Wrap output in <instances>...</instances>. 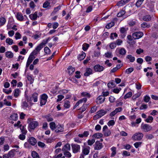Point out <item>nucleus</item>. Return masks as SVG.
Segmentation results:
<instances>
[{"label": "nucleus", "instance_id": "nucleus-41", "mask_svg": "<svg viewBox=\"0 0 158 158\" xmlns=\"http://www.w3.org/2000/svg\"><path fill=\"white\" fill-rule=\"evenodd\" d=\"M64 106L66 108H69L70 106V102L68 100L65 101L64 102Z\"/></svg>", "mask_w": 158, "mask_h": 158}, {"label": "nucleus", "instance_id": "nucleus-35", "mask_svg": "<svg viewBox=\"0 0 158 158\" xmlns=\"http://www.w3.org/2000/svg\"><path fill=\"white\" fill-rule=\"evenodd\" d=\"M119 54L122 55H125L126 52V50L124 48H121L119 50Z\"/></svg>", "mask_w": 158, "mask_h": 158}, {"label": "nucleus", "instance_id": "nucleus-22", "mask_svg": "<svg viewBox=\"0 0 158 158\" xmlns=\"http://www.w3.org/2000/svg\"><path fill=\"white\" fill-rule=\"evenodd\" d=\"M16 18L18 20L20 21H22L24 20L23 16L20 13H18L17 14Z\"/></svg>", "mask_w": 158, "mask_h": 158}, {"label": "nucleus", "instance_id": "nucleus-1", "mask_svg": "<svg viewBox=\"0 0 158 158\" xmlns=\"http://www.w3.org/2000/svg\"><path fill=\"white\" fill-rule=\"evenodd\" d=\"M27 123H28V128L30 131H31L32 130H34L39 125V123L37 121L30 118L28 119Z\"/></svg>", "mask_w": 158, "mask_h": 158}, {"label": "nucleus", "instance_id": "nucleus-62", "mask_svg": "<svg viewBox=\"0 0 158 158\" xmlns=\"http://www.w3.org/2000/svg\"><path fill=\"white\" fill-rule=\"evenodd\" d=\"M48 128V123L46 122H44L43 124L42 128L43 129L46 130Z\"/></svg>", "mask_w": 158, "mask_h": 158}, {"label": "nucleus", "instance_id": "nucleus-26", "mask_svg": "<svg viewBox=\"0 0 158 158\" xmlns=\"http://www.w3.org/2000/svg\"><path fill=\"white\" fill-rule=\"evenodd\" d=\"M126 58L129 59L130 62H133L135 59V57L131 55H129L127 56Z\"/></svg>", "mask_w": 158, "mask_h": 158}, {"label": "nucleus", "instance_id": "nucleus-12", "mask_svg": "<svg viewBox=\"0 0 158 158\" xmlns=\"http://www.w3.org/2000/svg\"><path fill=\"white\" fill-rule=\"evenodd\" d=\"M35 55H36V53L35 51H33L30 54L27 61L31 63L35 58Z\"/></svg>", "mask_w": 158, "mask_h": 158}, {"label": "nucleus", "instance_id": "nucleus-39", "mask_svg": "<svg viewBox=\"0 0 158 158\" xmlns=\"http://www.w3.org/2000/svg\"><path fill=\"white\" fill-rule=\"evenodd\" d=\"M81 95L83 97H87L88 98H90L91 96L90 94L89 93L86 92H84L81 94Z\"/></svg>", "mask_w": 158, "mask_h": 158}, {"label": "nucleus", "instance_id": "nucleus-51", "mask_svg": "<svg viewBox=\"0 0 158 158\" xmlns=\"http://www.w3.org/2000/svg\"><path fill=\"white\" fill-rule=\"evenodd\" d=\"M144 0H138L136 3V5L138 7H139L142 5Z\"/></svg>", "mask_w": 158, "mask_h": 158}, {"label": "nucleus", "instance_id": "nucleus-15", "mask_svg": "<svg viewBox=\"0 0 158 158\" xmlns=\"http://www.w3.org/2000/svg\"><path fill=\"white\" fill-rule=\"evenodd\" d=\"M55 131L56 133L63 132L64 131L63 126L60 124L56 126Z\"/></svg>", "mask_w": 158, "mask_h": 158}, {"label": "nucleus", "instance_id": "nucleus-13", "mask_svg": "<svg viewBox=\"0 0 158 158\" xmlns=\"http://www.w3.org/2000/svg\"><path fill=\"white\" fill-rule=\"evenodd\" d=\"M98 113L96 115H95L94 117L97 118H99L105 114L106 113V111H104L103 110H99L97 112Z\"/></svg>", "mask_w": 158, "mask_h": 158}, {"label": "nucleus", "instance_id": "nucleus-24", "mask_svg": "<svg viewBox=\"0 0 158 158\" xmlns=\"http://www.w3.org/2000/svg\"><path fill=\"white\" fill-rule=\"evenodd\" d=\"M18 116L17 113L13 114L10 116L11 119L13 120H16L18 118Z\"/></svg>", "mask_w": 158, "mask_h": 158}, {"label": "nucleus", "instance_id": "nucleus-19", "mask_svg": "<svg viewBox=\"0 0 158 158\" xmlns=\"http://www.w3.org/2000/svg\"><path fill=\"white\" fill-rule=\"evenodd\" d=\"M103 136V134L101 133H97L94 134L92 137L94 138L99 139Z\"/></svg>", "mask_w": 158, "mask_h": 158}, {"label": "nucleus", "instance_id": "nucleus-5", "mask_svg": "<svg viewBox=\"0 0 158 158\" xmlns=\"http://www.w3.org/2000/svg\"><path fill=\"white\" fill-rule=\"evenodd\" d=\"M71 147L73 153H76L80 152V145L77 144L72 143L71 144Z\"/></svg>", "mask_w": 158, "mask_h": 158}, {"label": "nucleus", "instance_id": "nucleus-59", "mask_svg": "<svg viewBox=\"0 0 158 158\" xmlns=\"http://www.w3.org/2000/svg\"><path fill=\"white\" fill-rule=\"evenodd\" d=\"M50 3L48 1H46L43 4V7L44 8H46L48 7Z\"/></svg>", "mask_w": 158, "mask_h": 158}, {"label": "nucleus", "instance_id": "nucleus-8", "mask_svg": "<svg viewBox=\"0 0 158 158\" xmlns=\"http://www.w3.org/2000/svg\"><path fill=\"white\" fill-rule=\"evenodd\" d=\"M143 35V33L141 31L134 32L132 34V36L134 39H139L142 37Z\"/></svg>", "mask_w": 158, "mask_h": 158}, {"label": "nucleus", "instance_id": "nucleus-34", "mask_svg": "<svg viewBox=\"0 0 158 158\" xmlns=\"http://www.w3.org/2000/svg\"><path fill=\"white\" fill-rule=\"evenodd\" d=\"M105 56L108 58H110L112 57V53L111 52H108L105 53L104 54Z\"/></svg>", "mask_w": 158, "mask_h": 158}, {"label": "nucleus", "instance_id": "nucleus-28", "mask_svg": "<svg viewBox=\"0 0 158 158\" xmlns=\"http://www.w3.org/2000/svg\"><path fill=\"white\" fill-rule=\"evenodd\" d=\"M6 56L9 58H11L13 57V54L12 52L8 51L6 52Z\"/></svg>", "mask_w": 158, "mask_h": 158}, {"label": "nucleus", "instance_id": "nucleus-11", "mask_svg": "<svg viewBox=\"0 0 158 158\" xmlns=\"http://www.w3.org/2000/svg\"><path fill=\"white\" fill-rule=\"evenodd\" d=\"M105 98L102 95L99 96L96 99V102L98 104L102 103L105 101Z\"/></svg>", "mask_w": 158, "mask_h": 158}, {"label": "nucleus", "instance_id": "nucleus-46", "mask_svg": "<svg viewBox=\"0 0 158 158\" xmlns=\"http://www.w3.org/2000/svg\"><path fill=\"white\" fill-rule=\"evenodd\" d=\"M76 84H77L78 85H82V84L80 83L81 82V80H70Z\"/></svg>", "mask_w": 158, "mask_h": 158}, {"label": "nucleus", "instance_id": "nucleus-43", "mask_svg": "<svg viewBox=\"0 0 158 158\" xmlns=\"http://www.w3.org/2000/svg\"><path fill=\"white\" fill-rule=\"evenodd\" d=\"M111 150L112 151L111 156L112 157L114 156L116 153V148L115 147H113L111 148Z\"/></svg>", "mask_w": 158, "mask_h": 158}, {"label": "nucleus", "instance_id": "nucleus-47", "mask_svg": "<svg viewBox=\"0 0 158 158\" xmlns=\"http://www.w3.org/2000/svg\"><path fill=\"white\" fill-rule=\"evenodd\" d=\"M20 90L19 89H16L15 90L14 95L15 97H18L19 94Z\"/></svg>", "mask_w": 158, "mask_h": 158}, {"label": "nucleus", "instance_id": "nucleus-36", "mask_svg": "<svg viewBox=\"0 0 158 158\" xmlns=\"http://www.w3.org/2000/svg\"><path fill=\"white\" fill-rule=\"evenodd\" d=\"M31 155L33 158H39L38 154L35 151L32 152Z\"/></svg>", "mask_w": 158, "mask_h": 158}, {"label": "nucleus", "instance_id": "nucleus-45", "mask_svg": "<svg viewBox=\"0 0 158 158\" xmlns=\"http://www.w3.org/2000/svg\"><path fill=\"white\" fill-rule=\"evenodd\" d=\"M103 132V133L104 135L106 136H109L111 134L110 131L109 129H107L106 130V131Z\"/></svg>", "mask_w": 158, "mask_h": 158}, {"label": "nucleus", "instance_id": "nucleus-55", "mask_svg": "<svg viewBox=\"0 0 158 158\" xmlns=\"http://www.w3.org/2000/svg\"><path fill=\"white\" fill-rule=\"evenodd\" d=\"M88 106L86 104H84L83 106L80 108V110L82 111V112L85 111L87 108Z\"/></svg>", "mask_w": 158, "mask_h": 158}, {"label": "nucleus", "instance_id": "nucleus-29", "mask_svg": "<svg viewBox=\"0 0 158 158\" xmlns=\"http://www.w3.org/2000/svg\"><path fill=\"white\" fill-rule=\"evenodd\" d=\"M6 22V19L4 17L0 18V26H2Z\"/></svg>", "mask_w": 158, "mask_h": 158}, {"label": "nucleus", "instance_id": "nucleus-38", "mask_svg": "<svg viewBox=\"0 0 158 158\" xmlns=\"http://www.w3.org/2000/svg\"><path fill=\"white\" fill-rule=\"evenodd\" d=\"M44 118L46 119L48 122H51L53 120V118L49 115L45 116Z\"/></svg>", "mask_w": 158, "mask_h": 158}, {"label": "nucleus", "instance_id": "nucleus-25", "mask_svg": "<svg viewBox=\"0 0 158 158\" xmlns=\"http://www.w3.org/2000/svg\"><path fill=\"white\" fill-rule=\"evenodd\" d=\"M15 149H13L10 151L7 154L10 158H12L15 156Z\"/></svg>", "mask_w": 158, "mask_h": 158}, {"label": "nucleus", "instance_id": "nucleus-30", "mask_svg": "<svg viewBox=\"0 0 158 158\" xmlns=\"http://www.w3.org/2000/svg\"><path fill=\"white\" fill-rule=\"evenodd\" d=\"M6 42L9 45H11L13 44V41L12 39L8 38L6 40Z\"/></svg>", "mask_w": 158, "mask_h": 158}, {"label": "nucleus", "instance_id": "nucleus-37", "mask_svg": "<svg viewBox=\"0 0 158 158\" xmlns=\"http://www.w3.org/2000/svg\"><path fill=\"white\" fill-rule=\"evenodd\" d=\"M125 13V11L123 9L121 10L119 12H118L117 16L118 17H121Z\"/></svg>", "mask_w": 158, "mask_h": 158}, {"label": "nucleus", "instance_id": "nucleus-49", "mask_svg": "<svg viewBox=\"0 0 158 158\" xmlns=\"http://www.w3.org/2000/svg\"><path fill=\"white\" fill-rule=\"evenodd\" d=\"M132 95V93L131 92H129L127 93L124 96V98L126 99L127 98L131 97Z\"/></svg>", "mask_w": 158, "mask_h": 158}, {"label": "nucleus", "instance_id": "nucleus-64", "mask_svg": "<svg viewBox=\"0 0 158 158\" xmlns=\"http://www.w3.org/2000/svg\"><path fill=\"white\" fill-rule=\"evenodd\" d=\"M57 97L58 99H57L56 101L57 102H58L61 101L62 99H63L64 98V97L62 95H59L57 96Z\"/></svg>", "mask_w": 158, "mask_h": 158}, {"label": "nucleus", "instance_id": "nucleus-56", "mask_svg": "<svg viewBox=\"0 0 158 158\" xmlns=\"http://www.w3.org/2000/svg\"><path fill=\"white\" fill-rule=\"evenodd\" d=\"M64 155L66 157L70 158L71 156V155L69 151H65L64 153Z\"/></svg>", "mask_w": 158, "mask_h": 158}, {"label": "nucleus", "instance_id": "nucleus-20", "mask_svg": "<svg viewBox=\"0 0 158 158\" xmlns=\"http://www.w3.org/2000/svg\"><path fill=\"white\" fill-rule=\"evenodd\" d=\"M115 81L114 80H112L108 83V87L109 88H112L115 87Z\"/></svg>", "mask_w": 158, "mask_h": 158}, {"label": "nucleus", "instance_id": "nucleus-40", "mask_svg": "<svg viewBox=\"0 0 158 158\" xmlns=\"http://www.w3.org/2000/svg\"><path fill=\"white\" fill-rule=\"evenodd\" d=\"M141 27L143 28H149L150 27L149 24H148L147 23L144 22L141 24Z\"/></svg>", "mask_w": 158, "mask_h": 158}, {"label": "nucleus", "instance_id": "nucleus-53", "mask_svg": "<svg viewBox=\"0 0 158 158\" xmlns=\"http://www.w3.org/2000/svg\"><path fill=\"white\" fill-rule=\"evenodd\" d=\"M89 46V44H84L83 45L82 49L84 51H86Z\"/></svg>", "mask_w": 158, "mask_h": 158}, {"label": "nucleus", "instance_id": "nucleus-31", "mask_svg": "<svg viewBox=\"0 0 158 158\" xmlns=\"http://www.w3.org/2000/svg\"><path fill=\"white\" fill-rule=\"evenodd\" d=\"M151 19V17L148 15H146L144 16L143 17V20L146 21H148Z\"/></svg>", "mask_w": 158, "mask_h": 158}, {"label": "nucleus", "instance_id": "nucleus-23", "mask_svg": "<svg viewBox=\"0 0 158 158\" xmlns=\"http://www.w3.org/2000/svg\"><path fill=\"white\" fill-rule=\"evenodd\" d=\"M43 46L41 44H40L36 47L35 50H34L33 51H35L36 55L43 48Z\"/></svg>", "mask_w": 158, "mask_h": 158}, {"label": "nucleus", "instance_id": "nucleus-4", "mask_svg": "<svg viewBox=\"0 0 158 158\" xmlns=\"http://www.w3.org/2000/svg\"><path fill=\"white\" fill-rule=\"evenodd\" d=\"M143 137V134L141 133H137L134 134L132 137V139L135 140H140Z\"/></svg>", "mask_w": 158, "mask_h": 158}, {"label": "nucleus", "instance_id": "nucleus-52", "mask_svg": "<svg viewBox=\"0 0 158 158\" xmlns=\"http://www.w3.org/2000/svg\"><path fill=\"white\" fill-rule=\"evenodd\" d=\"M109 47L111 49L114 48L116 47V44L114 42H112L109 44Z\"/></svg>", "mask_w": 158, "mask_h": 158}, {"label": "nucleus", "instance_id": "nucleus-61", "mask_svg": "<svg viewBox=\"0 0 158 158\" xmlns=\"http://www.w3.org/2000/svg\"><path fill=\"white\" fill-rule=\"evenodd\" d=\"M15 37L16 40L20 39L21 37V35L19 32H17L15 34Z\"/></svg>", "mask_w": 158, "mask_h": 158}, {"label": "nucleus", "instance_id": "nucleus-14", "mask_svg": "<svg viewBox=\"0 0 158 158\" xmlns=\"http://www.w3.org/2000/svg\"><path fill=\"white\" fill-rule=\"evenodd\" d=\"M28 142L31 145L34 146L37 143L36 139L33 137H31L28 140Z\"/></svg>", "mask_w": 158, "mask_h": 158}, {"label": "nucleus", "instance_id": "nucleus-27", "mask_svg": "<svg viewBox=\"0 0 158 158\" xmlns=\"http://www.w3.org/2000/svg\"><path fill=\"white\" fill-rule=\"evenodd\" d=\"M49 126L50 129L52 131H54V130H55L56 126L55 123L53 122H50V123Z\"/></svg>", "mask_w": 158, "mask_h": 158}, {"label": "nucleus", "instance_id": "nucleus-58", "mask_svg": "<svg viewBox=\"0 0 158 158\" xmlns=\"http://www.w3.org/2000/svg\"><path fill=\"white\" fill-rule=\"evenodd\" d=\"M44 51L45 52L46 54H50V53L51 50L48 47L44 48Z\"/></svg>", "mask_w": 158, "mask_h": 158}, {"label": "nucleus", "instance_id": "nucleus-63", "mask_svg": "<svg viewBox=\"0 0 158 158\" xmlns=\"http://www.w3.org/2000/svg\"><path fill=\"white\" fill-rule=\"evenodd\" d=\"M118 36L117 34L115 33H112L110 35V38L111 40H114V37L116 38Z\"/></svg>", "mask_w": 158, "mask_h": 158}, {"label": "nucleus", "instance_id": "nucleus-44", "mask_svg": "<svg viewBox=\"0 0 158 158\" xmlns=\"http://www.w3.org/2000/svg\"><path fill=\"white\" fill-rule=\"evenodd\" d=\"M124 0H121L117 3V5L119 6H123L126 4Z\"/></svg>", "mask_w": 158, "mask_h": 158}, {"label": "nucleus", "instance_id": "nucleus-54", "mask_svg": "<svg viewBox=\"0 0 158 158\" xmlns=\"http://www.w3.org/2000/svg\"><path fill=\"white\" fill-rule=\"evenodd\" d=\"M153 120V118L151 116H149L148 118L146 120V121L147 123H152Z\"/></svg>", "mask_w": 158, "mask_h": 158}, {"label": "nucleus", "instance_id": "nucleus-57", "mask_svg": "<svg viewBox=\"0 0 158 158\" xmlns=\"http://www.w3.org/2000/svg\"><path fill=\"white\" fill-rule=\"evenodd\" d=\"M128 23L130 26H132L135 24L136 22L135 21H133V20H129L128 21Z\"/></svg>", "mask_w": 158, "mask_h": 158}, {"label": "nucleus", "instance_id": "nucleus-6", "mask_svg": "<svg viewBox=\"0 0 158 158\" xmlns=\"http://www.w3.org/2000/svg\"><path fill=\"white\" fill-rule=\"evenodd\" d=\"M94 146L95 150H101L103 147L102 143H100V141L98 140L97 141L95 142Z\"/></svg>", "mask_w": 158, "mask_h": 158}, {"label": "nucleus", "instance_id": "nucleus-17", "mask_svg": "<svg viewBox=\"0 0 158 158\" xmlns=\"http://www.w3.org/2000/svg\"><path fill=\"white\" fill-rule=\"evenodd\" d=\"M29 17L30 19L32 20H36L38 17L37 12H35L33 14H30L29 15Z\"/></svg>", "mask_w": 158, "mask_h": 158}, {"label": "nucleus", "instance_id": "nucleus-42", "mask_svg": "<svg viewBox=\"0 0 158 158\" xmlns=\"http://www.w3.org/2000/svg\"><path fill=\"white\" fill-rule=\"evenodd\" d=\"M13 22L9 21L7 26V30H9L11 29L12 25H13Z\"/></svg>", "mask_w": 158, "mask_h": 158}, {"label": "nucleus", "instance_id": "nucleus-2", "mask_svg": "<svg viewBox=\"0 0 158 158\" xmlns=\"http://www.w3.org/2000/svg\"><path fill=\"white\" fill-rule=\"evenodd\" d=\"M90 148L89 146L84 147L82 148V153L81 154L80 158H84V156L88 155L90 151Z\"/></svg>", "mask_w": 158, "mask_h": 158}, {"label": "nucleus", "instance_id": "nucleus-16", "mask_svg": "<svg viewBox=\"0 0 158 158\" xmlns=\"http://www.w3.org/2000/svg\"><path fill=\"white\" fill-rule=\"evenodd\" d=\"M75 68L72 66H70L67 68V72L69 74H72L75 71Z\"/></svg>", "mask_w": 158, "mask_h": 158}, {"label": "nucleus", "instance_id": "nucleus-32", "mask_svg": "<svg viewBox=\"0 0 158 158\" xmlns=\"http://www.w3.org/2000/svg\"><path fill=\"white\" fill-rule=\"evenodd\" d=\"M114 25V22L111 21L107 24L106 26V27L107 29H110Z\"/></svg>", "mask_w": 158, "mask_h": 158}, {"label": "nucleus", "instance_id": "nucleus-18", "mask_svg": "<svg viewBox=\"0 0 158 158\" xmlns=\"http://www.w3.org/2000/svg\"><path fill=\"white\" fill-rule=\"evenodd\" d=\"M92 73V70L90 68H87L86 69V72L84 74L85 76H88L91 74Z\"/></svg>", "mask_w": 158, "mask_h": 158}, {"label": "nucleus", "instance_id": "nucleus-50", "mask_svg": "<svg viewBox=\"0 0 158 158\" xmlns=\"http://www.w3.org/2000/svg\"><path fill=\"white\" fill-rule=\"evenodd\" d=\"M95 142V139H92L91 140L89 139L87 141V143L88 145H92Z\"/></svg>", "mask_w": 158, "mask_h": 158}, {"label": "nucleus", "instance_id": "nucleus-7", "mask_svg": "<svg viewBox=\"0 0 158 158\" xmlns=\"http://www.w3.org/2000/svg\"><path fill=\"white\" fill-rule=\"evenodd\" d=\"M147 6V8L148 10L153 12L154 10V5L151 1H148L145 3Z\"/></svg>", "mask_w": 158, "mask_h": 158}, {"label": "nucleus", "instance_id": "nucleus-9", "mask_svg": "<svg viewBox=\"0 0 158 158\" xmlns=\"http://www.w3.org/2000/svg\"><path fill=\"white\" fill-rule=\"evenodd\" d=\"M38 95V94L37 93H35L32 95V96L29 99L28 97L27 98V100L28 101H32L33 100L34 102H36L37 101Z\"/></svg>", "mask_w": 158, "mask_h": 158}, {"label": "nucleus", "instance_id": "nucleus-60", "mask_svg": "<svg viewBox=\"0 0 158 158\" xmlns=\"http://www.w3.org/2000/svg\"><path fill=\"white\" fill-rule=\"evenodd\" d=\"M134 70V69L132 68H130L127 69L126 70V73L127 74H129L132 72Z\"/></svg>", "mask_w": 158, "mask_h": 158}, {"label": "nucleus", "instance_id": "nucleus-3", "mask_svg": "<svg viewBox=\"0 0 158 158\" xmlns=\"http://www.w3.org/2000/svg\"><path fill=\"white\" fill-rule=\"evenodd\" d=\"M141 128L144 131L148 132L152 129V127L149 124L142 123L141 126Z\"/></svg>", "mask_w": 158, "mask_h": 158}, {"label": "nucleus", "instance_id": "nucleus-48", "mask_svg": "<svg viewBox=\"0 0 158 158\" xmlns=\"http://www.w3.org/2000/svg\"><path fill=\"white\" fill-rule=\"evenodd\" d=\"M50 38H48L47 39L44 40L40 44L44 47L48 42Z\"/></svg>", "mask_w": 158, "mask_h": 158}, {"label": "nucleus", "instance_id": "nucleus-10", "mask_svg": "<svg viewBox=\"0 0 158 158\" xmlns=\"http://www.w3.org/2000/svg\"><path fill=\"white\" fill-rule=\"evenodd\" d=\"M105 69L104 67L99 64H97L94 67V69L95 72H101Z\"/></svg>", "mask_w": 158, "mask_h": 158}, {"label": "nucleus", "instance_id": "nucleus-33", "mask_svg": "<svg viewBox=\"0 0 158 158\" xmlns=\"http://www.w3.org/2000/svg\"><path fill=\"white\" fill-rule=\"evenodd\" d=\"M70 146L69 144L67 143L62 148V150H70Z\"/></svg>", "mask_w": 158, "mask_h": 158}, {"label": "nucleus", "instance_id": "nucleus-21", "mask_svg": "<svg viewBox=\"0 0 158 158\" xmlns=\"http://www.w3.org/2000/svg\"><path fill=\"white\" fill-rule=\"evenodd\" d=\"M85 56V53L82 52L81 54L78 55V59L80 60H81L84 59Z\"/></svg>", "mask_w": 158, "mask_h": 158}]
</instances>
